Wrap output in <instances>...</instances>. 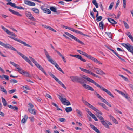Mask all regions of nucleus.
Returning a JSON list of instances; mask_svg holds the SVG:
<instances>
[{
	"label": "nucleus",
	"instance_id": "1",
	"mask_svg": "<svg viewBox=\"0 0 133 133\" xmlns=\"http://www.w3.org/2000/svg\"><path fill=\"white\" fill-rule=\"evenodd\" d=\"M81 77L86 79L88 81L93 83L96 86L102 90L106 92L111 97H114V96L109 91L105 88L102 86L100 85L94 80L88 77L87 76L84 75H82Z\"/></svg>",
	"mask_w": 133,
	"mask_h": 133
},
{
	"label": "nucleus",
	"instance_id": "2",
	"mask_svg": "<svg viewBox=\"0 0 133 133\" xmlns=\"http://www.w3.org/2000/svg\"><path fill=\"white\" fill-rule=\"evenodd\" d=\"M70 78L71 80L74 82H78L82 85L86 89L91 91H94V90L92 87L84 83V82L83 81V78L81 77H79L77 76H70Z\"/></svg>",
	"mask_w": 133,
	"mask_h": 133
},
{
	"label": "nucleus",
	"instance_id": "3",
	"mask_svg": "<svg viewBox=\"0 0 133 133\" xmlns=\"http://www.w3.org/2000/svg\"><path fill=\"white\" fill-rule=\"evenodd\" d=\"M0 45L2 46L5 48H6L10 49L13 50L14 51H16L17 53L21 56L22 58L24 59L26 57L23 54H22L20 52H19L15 48L13 47L11 45L9 44H5L2 42L0 41Z\"/></svg>",
	"mask_w": 133,
	"mask_h": 133
},
{
	"label": "nucleus",
	"instance_id": "4",
	"mask_svg": "<svg viewBox=\"0 0 133 133\" xmlns=\"http://www.w3.org/2000/svg\"><path fill=\"white\" fill-rule=\"evenodd\" d=\"M121 44L126 48L129 51L132 53H133V46L131 45L128 43L127 44L122 43Z\"/></svg>",
	"mask_w": 133,
	"mask_h": 133
},
{
	"label": "nucleus",
	"instance_id": "5",
	"mask_svg": "<svg viewBox=\"0 0 133 133\" xmlns=\"http://www.w3.org/2000/svg\"><path fill=\"white\" fill-rule=\"evenodd\" d=\"M121 44L126 48L129 51L132 53H133V46L131 45L128 43L127 44L122 43Z\"/></svg>",
	"mask_w": 133,
	"mask_h": 133
},
{
	"label": "nucleus",
	"instance_id": "6",
	"mask_svg": "<svg viewBox=\"0 0 133 133\" xmlns=\"http://www.w3.org/2000/svg\"><path fill=\"white\" fill-rule=\"evenodd\" d=\"M17 70H16V71H18L23 75L27 77H30V74L27 71L23 70L19 67L17 68Z\"/></svg>",
	"mask_w": 133,
	"mask_h": 133
},
{
	"label": "nucleus",
	"instance_id": "7",
	"mask_svg": "<svg viewBox=\"0 0 133 133\" xmlns=\"http://www.w3.org/2000/svg\"><path fill=\"white\" fill-rule=\"evenodd\" d=\"M57 95L63 104L67 106L70 105L71 104L70 102L68 100H66L65 98H63L62 97V96H61L58 95Z\"/></svg>",
	"mask_w": 133,
	"mask_h": 133
},
{
	"label": "nucleus",
	"instance_id": "8",
	"mask_svg": "<svg viewBox=\"0 0 133 133\" xmlns=\"http://www.w3.org/2000/svg\"><path fill=\"white\" fill-rule=\"evenodd\" d=\"M64 33L66 35L70 37L74 40L82 45L84 44L83 42L81 41L79 39H78L77 37L74 36L73 35L66 32H65Z\"/></svg>",
	"mask_w": 133,
	"mask_h": 133
},
{
	"label": "nucleus",
	"instance_id": "9",
	"mask_svg": "<svg viewBox=\"0 0 133 133\" xmlns=\"http://www.w3.org/2000/svg\"><path fill=\"white\" fill-rule=\"evenodd\" d=\"M79 68L82 71L87 74L91 75L94 77H98V78H99L100 77L99 76L93 73L92 72L89 70L84 69L81 67H79Z\"/></svg>",
	"mask_w": 133,
	"mask_h": 133
},
{
	"label": "nucleus",
	"instance_id": "10",
	"mask_svg": "<svg viewBox=\"0 0 133 133\" xmlns=\"http://www.w3.org/2000/svg\"><path fill=\"white\" fill-rule=\"evenodd\" d=\"M44 51L45 55L48 61L54 65H55L57 63L51 59L50 56L49 55L48 52L45 49H44Z\"/></svg>",
	"mask_w": 133,
	"mask_h": 133
},
{
	"label": "nucleus",
	"instance_id": "11",
	"mask_svg": "<svg viewBox=\"0 0 133 133\" xmlns=\"http://www.w3.org/2000/svg\"><path fill=\"white\" fill-rule=\"evenodd\" d=\"M8 37L11 39H14V40L16 41H18L21 44H23L25 46L30 48L32 47L31 46L28 44H26L25 42H23L21 40L19 39L13 37L12 36H8Z\"/></svg>",
	"mask_w": 133,
	"mask_h": 133
},
{
	"label": "nucleus",
	"instance_id": "12",
	"mask_svg": "<svg viewBox=\"0 0 133 133\" xmlns=\"http://www.w3.org/2000/svg\"><path fill=\"white\" fill-rule=\"evenodd\" d=\"M49 75L61 85L63 83L62 82L56 77L52 73H50Z\"/></svg>",
	"mask_w": 133,
	"mask_h": 133
},
{
	"label": "nucleus",
	"instance_id": "13",
	"mask_svg": "<svg viewBox=\"0 0 133 133\" xmlns=\"http://www.w3.org/2000/svg\"><path fill=\"white\" fill-rule=\"evenodd\" d=\"M24 3L29 6H34L35 5V4L34 3L28 0H24Z\"/></svg>",
	"mask_w": 133,
	"mask_h": 133
},
{
	"label": "nucleus",
	"instance_id": "14",
	"mask_svg": "<svg viewBox=\"0 0 133 133\" xmlns=\"http://www.w3.org/2000/svg\"><path fill=\"white\" fill-rule=\"evenodd\" d=\"M8 10L10 12L12 13L13 14L17 15V16H22V15L20 14L19 12H18L16 11L13 10H12L10 8H9L8 9Z\"/></svg>",
	"mask_w": 133,
	"mask_h": 133
},
{
	"label": "nucleus",
	"instance_id": "15",
	"mask_svg": "<svg viewBox=\"0 0 133 133\" xmlns=\"http://www.w3.org/2000/svg\"><path fill=\"white\" fill-rule=\"evenodd\" d=\"M41 8L43 10V12L44 13L49 14H51V13L50 10L46 8H43V6L41 7Z\"/></svg>",
	"mask_w": 133,
	"mask_h": 133
},
{
	"label": "nucleus",
	"instance_id": "16",
	"mask_svg": "<svg viewBox=\"0 0 133 133\" xmlns=\"http://www.w3.org/2000/svg\"><path fill=\"white\" fill-rule=\"evenodd\" d=\"M55 51L61 57L64 62L65 63H66V60L64 56L60 52L57 50H55Z\"/></svg>",
	"mask_w": 133,
	"mask_h": 133
},
{
	"label": "nucleus",
	"instance_id": "17",
	"mask_svg": "<svg viewBox=\"0 0 133 133\" xmlns=\"http://www.w3.org/2000/svg\"><path fill=\"white\" fill-rule=\"evenodd\" d=\"M95 70H96V72L97 74H105L104 72H103L101 69L98 68H94Z\"/></svg>",
	"mask_w": 133,
	"mask_h": 133
},
{
	"label": "nucleus",
	"instance_id": "18",
	"mask_svg": "<svg viewBox=\"0 0 133 133\" xmlns=\"http://www.w3.org/2000/svg\"><path fill=\"white\" fill-rule=\"evenodd\" d=\"M101 123L105 127L109 129L110 127L108 125H107V121H105L104 120L103 121H101Z\"/></svg>",
	"mask_w": 133,
	"mask_h": 133
},
{
	"label": "nucleus",
	"instance_id": "19",
	"mask_svg": "<svg viewBox=\"0 0 133 133\" xmlns=\"http://www.w3.org/2000/svg\"><path fill=\"white\" fill-rule=\"evenodd\" d=\"M107 19L108 21L112 24H116L117 23V22L116 21L111 18H108Z\"/></svg>",
	"mask_w": 133,
	"mask_h": 133
},
{
	"label": "nucleus",
	"instance_id": "20",
	"mask_svg": "<svg viewBox=\"0 0 133 133\" xmlns=\"http://www.w3.org/2000/svg\"><path fill=\"white\" fill-rule=\"evenodd\" d=\"M31 60L33 62V63L36 66H37L39 65V64L36 61L34 58L31 57H29Z\"/></svg>",
	"mask_w": 133,
	"mask_h": 133
},
{
	"label": "nucleus",
	"instance_id": "21",
	"mask_svg": "<svg viewBox=\"0 0 133 133\" xmlns=\"http://www.w3.org/2000/svg\"><path fill=\"white\" fill-rule=\"evenodd\" d=\"M74 32H75L76 33H77V34H81V35H84V36H87V37H89V35H86V34H84L83 33L81 32V31H79L76 30H75V29Z\"/></svg>",
	"mask_w": 133,
	"mask_h": 133
},
{
	"label": "nucleus",
	"instance_id": "22",
	"mask_svg": "<svg viewBox=\"0 0 133 133\" xmlns=\"http://www.w3.org/2000/svg\"><path fill=\"white\" fill-rule=\"evenodd\" d=\"M28 111L31 114H32L34 115H36L35 110V109H32V108H29L28 109Z\"/></svg>",
	"mask_w": 133,
	"mask_h": 133
},
{
	"label": "nucleus",
	"instance_id": "23",
	"mask_svg": "<svg viewBox=\"0 0 133 133\" xmlns=\"http://www.w3.org/2000/svg\"><path fill=\"white\" fill-rule=\"evenodd\" d=\"M98 104L99 105H100L102 106L103 108H104L105 109L109 111V109H108V108L106 106L105 104L104 103H98Z\"/></svg>",
	"mask_w": 133,
	"mask_h": 133
},
{
	"label": "nucleus",
	"instance_id": "24",
	"mask_svg": "<svg viewBox=\"0 0 133 133\" xmlns=\"http://www.w3.org/2000/svg\"><path fill=\"white\" fill-rule=\"evenodd\" d=\"M99 26L101 29L103 30L105 26L104 24L103 21L100 22L99 23Z\"/></svg>",
	"mask_w": 133,
	"mask_h": 133
},
{
	"label": "nucleus",
	"instance_id": "25",
	"mask_svg": "<svg viewBox=\"0 0 133 133\" xmlns=\"http://www.w3.org/2000/svg\"><path fill=\"white\" fill-rule=\"evenodd\" d=\"M37 67L41 70L46 75V76L47 75V74L45 72L43 68L39 64L37 66Z\"/></svg>",
	"mask_w": 133,
	"mask_h": 133
},
{
	"label": "nucleus",
	"instance_id": "26",
	"mask_svg": "<svg viewBox=\"0 0 133 133\" xmlns=\"http://www.w3.org/2000/svg\"><path fill=\"white\" fill-rule=\"evenodd\" d=\"M6 4L9 5L11 6L16 8L17 6L16 5V4L15 3H12L11 2H9L7 3Z\"/></svg>",
	"mask_w": 133,
	"mask_h": 133
},
{
	"label": "nucleus",
	"instance_id": "27",
	"mask_svg": "<svg viewBox=\"0 0 133 133\" xmlns=\"http://www.w3.org/2000/svg\"><path fill=\"white\" fill-rule=\"evenodd\" d=\"M8 107L9 108L13 109L14 110H18V108L16 106H13L11 105H8Z\"/></svg>",
	"mask_w": 133,
	"mask_h": 133
},
{
	"label": "nucleus",
	"instance_id": "28",
	"mask_svg": "<svg viewBox=\"0 0 133 133\" xmlns=\"http://www.w3.org/2000/svg\"><path fill=\"white\" fill-rule=\"evenodd\" d=\"M55 67H56L57 69L59 70L63 74H64V71L61 69V68L60 67L59 65L57 63L56 64V65H55Z\"/></svg>",
	"mask_w": 133,
	"mask_h": 133
},
{
	"label": "nucleus",
	"instance_id": "29",
	"mask_svg": "<svg viewBox=\"0 0 133 133\" xmlns=\"http://www.w3.org/2000/svg\"><path fill=\"white\" fill-rule=\"evenodd\" d=\"M2 103L4 106H6L7 105V102L6 100L3 97H2Z\"/></svg>",
	"mask_w": 133,
	"mask_h": 133
},
{
	"label": "nucleus",
	"instance_id": "30",
	"mask_svg": "<svg viewBox=\"0 0 133 133\" xmlns=\"http://www.w3.org/2000/svg\"><path fill=\"white\" fill-rule=\"evenodd\" d=\"M0 88L1 89V90L4 92L5 94H7V91L2 86H0Z\"/></svg>",
	"mask_w": 133,
	"mask_h": 133
},
{
	"label": "nucleus",
	"instance_id": "31",
	"mask_svg": "<svg viewBox=\"0 0 133 133\" xmlns=\"http://www.w3.org/2000/svg\"><path fill=\"white\" fill-rule=\"evenodd\" d=\"M31 10L36 13L37 14H39V10L36 8H32Z\"/></svg>",
	"mask_w": 133,
	"mask_h": 133
},
{
	"label": "nucleus",
	"instance_id": "32",
	"mask_svg": "<svg viewBox=\"0 0 133 133\" xmlns=\"http://www.w3.org/2000/svg\"><path fill=\"white\" fill-rule=\"evenodd\" d=\"M65 110L67 112H68L72 111V108L71 107H67L65 108Z\"/></svg>",
	"mask_w": 133,
	"mask_h": 133
},
{
	"label": "nucleus",
	"instance_id": "33",
	"mask_svg": "<svg viewBox=\"0 0 133 133\" xmlns=\"http://www.w3.org/2000/svg\"><path fill=\"white\" fill-rule=\"evenodd\" d=\"M10 63L11 64L13 65L14 66L16 67V69H17V68L18 67L20 68V66L19 65L15 64V63H14V62H13L11 61H10Z\"/></svg>",
	"mask_w": 133,
	"mask_h": 133
},
{
	"label": "nucleus",
	"instance_id": "34",
	"mask_svg": "<svg viewBox=\"0 0 133 133\" xmlns=\"http://www.w3.org/2000/svg\"><path fill=\"white\" fill-rule=\"evenodd\" d=\"M110 119H112L114 122L115 123H117V121L111 115H110Z\"/></svg>",
	"mask_w": 133,
	"mask_h": 133
},
{
	"label": "nucleus",
	"instance_id": "35",
	"mask_svg": "<svg viewBox=\"0 0 133 133\" xmlns=\"http://www.w3.org/2000/svg\"><path fill=\"white\" fill-rule=\"evenodd\" d=\"M119 75L123 79H124L125 81H128V78L125 77V76H123V75L119 74Z\"/></svg>",
	"mask_w": 133,
	"mask_h": 133
},
{
	"label": "nucleus",
	"instance_id": "36",
	"mask_svg": "<svg viewBox=\"0 0 133 133\" xmlns=\"http://www.w3.org/2000/svg\"><path fill=\"white\" fill-rule=\"evenodd\" d=\"M106 47L109 49L114 54L116 55H117L118 54V53L116 52L114 50H113L112 49H111L109 47L107 46Z\"/></svg>",
	"mask_w": 133,
	"mask_h": 133
},
{
	"label": "nucleus",
	"instance_id": "37",
	"mask_svg": "<svg viewBox=\"0 0 133 133\" xmlns=\"http://www.w3.org/2000/svg\"><path fill=\"white\" fill-rule=\"evenodd\" d=\"M51 10L54 12H57L56 9L55 7L52 6L50 8Z\"/></svg>",
	"mask_w": 133,
	"mask_h": 133
},
{
	"label": "nucleus",
	"instance_id": "38",
	"mask_svg": "<svg viewBox=\"0 0 133 133\" xmlns=\"http://www.w3.org/2000/svg\"><path fill=\"white\" fill-rule=\"evenodd\" d=\"M89 59L94 61V62L95 63L96 62L97 60L96 59L92 57L91 56H90Z\"/></svg>",
	"mask_w": 133,
	"mask_h": 133
},
{
	"label": "nucleus",
	"instance_id": "39",
	"mask_svg": "<svg viewBox=\"0 0 133 133\" xmlns=\"http://www.w3.org/2000/svg\"><path fill=\"white\" fill-rule=\"evenodd\" d=\"M78 59H79L81 61L84 62H86V61L85 59H83L81 55H79Z\"/></svg>",
	"mask_w": 133,
	"mask_h": 133
},
{
	"label": "nucleus",
	"instance_id": "40",
	"mask_svg": "<svg viewBox=\"0 0 133 133\" xmlns=\"http://www.w3.org/2000/svg\"><path fill=\"white\" fill-rule=\"evenodd\" d=\"M123 22L125 28L127 29H129V26L127 23L124 21H123Z\"/></svg>",
	"mask_w": 133,
	"mask_h": 133
},
{
	"label": "nucleus",
	"instance_id": "41",
	"mask_svg": "<svg viewBox=\"0 0 133 133\" xmlns=\"http://www.w3.org/2000/svg\"><path fill=\"white\" fill-rule=\"evenodd\" d=\"M97 17L96 21L97 22H99L101 21L103 17L102 16H98Z\"/></svg>",
	"mask_w": 133,
	"mask_h": 133
},
{
	"label": "nucleus",
	"instance_id": "42",
	"mask_svg": "<svg viewBox=\"0 0 133 133\" xmlns=\"http://www.w3.org/2000/svg\"><path fill=\"white\" fill-rule=\"evenodd\" d=\"M108 15L109 16H110V17L113 18H116V15L114 14H111V13H110L108 14Z\"/></svg>",
	"mask_w": 133,
	"mask_h": 133
},
{
	"label": "nucleus",
	"instance_id": "43",
	"mask_svg": "<svg viewBox=\"0 0 133 133\" xmlns=\"http://www.w3.org/2000/svg\"><path fill=\"white\" fill-rule=\"evenodd\" d=\"M83 55L87 57L88 58H89L91 55H88L87 53L84 52L82 54Z\"/></svg>",
	"mask_w": 133,
	"mask_h": 133
},
{
	"label": "nucleus",
	"instance_id": "44",
	"mask_svg": "<svg viewBox=\"0 0 133 133\" xmlns=\"http://www.w3.org/2000/svg\"><path fill=\"white\" fill-rule=\"evenodd\" d=\"M43 26L44 28H47V29H48L50 30H51V31L53 29L51 27H50L49 26H46V25H43Z\"/></svg>",
	"mask_w": 133,
	"mask_h": 133
},
{
	"label": "nucleus",
	"instance_id": "45",
	"mask_svg": "<svg viewBox=\"0 0 133 133\" xmlns=\"http://www.w3.org/2000/svg\"><path fill=\"white\" fill-rule=\"evenodd\" d=\"M16 91V89H14L11 90H9L8 91V92L9 94H11L13 93L14 92Z\"/></svg>",
	"mask_w": 133,
	"mask_h": 133
},
{
	"label": "nucleus",
	"instance_id": "46",
	"mask_svg": "<svg viewBox=\"0 0 133 133\" xmlns=\"http://www.w3.org/2000/svg\"><path fill=\"white\" fill-rule=\"evenodd\" d=\"M97 116L101 120V121H103L104 120L103 117L101 116L97 115Z\"/></svg>",
	"mask_w": 133,
	"mask_h": 133
},
{
	"label": "nucleus",
	"instance_id": "47",
	"mask_svg": "<svg viewBox=\"0 0 133 133\" xmlns=\"http://www.w3.org/2000/svg\"><path fill=\"white\" fill-rule=\"evenodd\" d=\"M115 90L117 91V92L119 93V94L123 96V95L124 94V93L123 92L119 90H117V89H115Z\"/></svg>",
	"mask_w": 133,
	"mask_h": 133
},
{
	"label": "nucleus",
	"instance_id": "48",
	"mask_svg": "<svg viewBox=\"0 0 133 133\" xmlns=\"http://www.w3.org/2000/svg\"><path fill=\"white\" fill-rule=\"evenodd\" d=\"M114 4V2H112L111 3L110 5L109 6V10H111L112 9V7H113Z\"/></svg>",
	"mask_w": 133,
	"mask_h": 133
},
{
	"label": "nucleus",
	"instance_id": "49",
	"mask_svg": "<svg viewBox=\"0 0 133 133\" xmlns=\"http://www.w3.org/2000/svg\"><path fill=\"white\" fill-rule=\"evenodd\" d=\"M10 82L12 83H15L18 82L15 79H11L10 81Z\"/></svg>",
	"mask_w": 133,
	"mask_h": 133
},
{
	"label": "nucleus",
	"instance_id": "50",
	"mask_svg": "<svg viewBox=\"0 0 133 133\" xmlns=\"http://www.w3.org/2000/svg\"><path fill=\"white\" fill-rule=\"evenodd\" d=\"M117 56L121 61H123L124 62H125V61L123 58H122L119 55V54H118L116 55Z\"/></svg>",
	"mask_w": 133,
	"mask_h": 133
},
{
	"label": "nucleus",
	"instance_id": "51",
	"mask_svg": "<svg viewBox=\"0 0 133 133\" xmlns=\"http://www.w3.org/2000/svg\"><path fill=\"white\" fill-rule=\"evenodd\" d=\"M90 126L94 130L97 128L96 127H95L92 124H90Z\"/></svg>",
	"mask_w": 133,
	"mask_h": 133
},
{
	"label": "nucleus",
	"instance_id": "52",
	"mask_svg": "<svg viewBox=\"0 0 133 133\" xmlns=\"http://www.w3.org/2000/svg\"><path fill=\"white\" fill-rule=\"evenodd\" d=\"M127 94H124L123 96L125 97L126 99H127L128 100H129L130 99V98L129 97H128L127 96Z\"/></svg>",
	"mask_w": 133,
	"mask_h": 133
},
{
	"label": "nucleus",
	"instance_id": "53",
	"mask_svg": "<svg viewBox=\"0 0 133 133\" xmlns=\"http://www.w3.org/2000/svg\"><path fill=\"white\" fill-rule=\"evenodd\" d=\"M77 113L80 116H81L82 115V113L79 110L77 109L76 110Z\"/></svg>",
	"mask_w": 133,
	"mask_h": 133
},
{
	"label": "nucleus",
	"instance_id": "54",
	"mask_svg": "<svg viewBox=\"0 0 133 133\" xmlns=\"http://www.w3.org/2000/svg\"><path fill=\"white\" fill-rule=\"evenodd\" d=\"M119 3H120L119 0H118L117 2L116 3V6L115 7V8L116 9L118 7V5L119 4Z\"/></svg>",
	"mask_w": 133,
	"mask_h": 133
},
{
	"label": "nucleus",
	"instance_id": "55",
	"mask_svg": "<svg viewBox=\"0 0 133 133\" xmlns=\"http://www.w3.org/2000/svg\"><path fill=\"white\" fill-rule=\"evenodd\" d=\"M123 6L124 8H125L126 6V0H123Z\"/></svg>",
	"mask_w": 133,
	"mask_h": 133
},
{
	"label": "nucleus",
	"instance_id": "56",
	"mask_svg": "<svg viewBox=\"0 0 133 133\" xmlns=\"http://www.w3.org/2000/svg\"><path fill=\"white\" fill-rule=\"evenodd\" d=\"M3 76L5 78L6 80H9V77L8 76L3 74Z\"/></svg>",
	"mask_w": 133,
	"mask_h": 133
},
{
	"label": "nucleus",
	"instance_id": "57",
	"mask_svg": "<svg viewBox=\"0 0 133 133\" xmlns=\"http://www.w3.org/2000/svg\"><path fill=\"white\" fill-rule=\"evenodd\" d=\"M92 118L95 121H98V119L97 117L95 116V115L94 114L93 116H92Z\"/></svg>",
	"mask_w": 133,
	"mask_h": 133
},
{
	"label": "nucleus",
	"instance_id": "58",
	"mask_svg": "<svg viewBox=\"0 0 133 133\" xmlns=\"http://www.w3.org/2000/svg\"><path fill=\"white\" fill-rule=\"evenodd\" d=\"M105 34H107L109 37H111V33L108 32H105Z\"/></svg>",
	"mask_w": 133,
	"mask_h": 133
},
{
	"label": "nucleus",
	"instance_id": "59",
	"mask_svg": "<svg viewBox=\"0 0 133 133\" xmlns=\"http://www.w3.org/2000/svg\"><path fill=\"white\" fill-rule=\"evenodd\" d=\"M90 12L91 16L92 17L93 19H94L95 18V17L94 15L93 12H92L91 11H90Z\"/></svg>",
	"mask_w": 133,
	"mask_h": 133
},
{
	"label": "nucleus",
	"instance_id": "60",
	"mask_svg": "<svg viewBox=\"0 0 133 133\" xmlns=\"http://www.w3.org/2000/svg\"><path fill=\"white\" fill-rule=\"evenodd\" d=\"M59 121L61 122H64L65 121V118H61L59 119Z\"/></svg>",
	"mask_w": 133,
	"mask_h": 133
},
{
	"label": "nucleus",
	"instance_id": "61",
	"mask_svg": "<svg viewBox=\"0 0 133 133\" xmlns=\"http://www.w3.org/2000/svg\"><path fill=\"white\" fill-rule=\"evenodd\" d=\"M27 120L25 119V118H23L21 120V122L22 123H25Z\"/></svg>",
	"mask_w": 133,
	"mask_h": 133
},
{
	"label": "nucleus",
	"instance_id": "62",
	"mask_svg": "<svg viewBox=\"0 0 133 133\" xmlns=\"http://www.w3.org/2000/svg\"><path fill=\"white\" fill-rule=\"evenodd\" d=\"M103 102L106 103L107 102V101L105 99H104L103 97L101 98V99Z\"/></svg>",
	"mask_w": 133,
	"mask_h": 133
},
{
	"label": "nucleus",
	"instance_id": "63",
	"mask_svg": "<svg viewBox=\"0 0 133 133\" xmlns=\"http://www.w3.org/2000/svg\"><path fill=\"white\" fill-rule=\"evenodd\" d=\"M29 118L31 122H33L34 121V118L33 117H31Z\"/></svg>",
	"mask_w": 133,
	"mask_h": 133
},
{
	"label": "nucleus",
	"instance_id": "64",
	"mask_svg": "<svg viewBox=\"0 0 133 133\" xmlns=\"http://www.w3.org/2000/svg\"><path fill=\"white\" fill-rule=\"evenodd\" d=\"M96 112L98 114L101 115H102V113L98 110L97 109Z\"/></svg>",
	"mask_w": 133,
	"mask_h": 133
}]
</instances>
